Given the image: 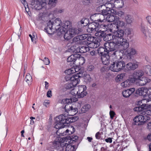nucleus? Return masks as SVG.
I'll list each match as a JSON object with an SVG mask.
<instances>
[{
    "mask_svg": "<svg viewBox=\"0 0 151 151\" xmlns=\"http://www.w3.org/2000/svg\"><path fill=\"white\" fill-rule=\"evenodd\" d=\"M114 34H109V36L112 37V42H109V46L111 50H118L121 49L126 50L129 46V41L123 38L124 31L122 29H117Z\"/></svg>",
    "mask_w": 151,
    "mask_h": 151,
    "instance_id": "obj_1",
    "label": "nucleus"
},
{
    "mask_svg": "<svg viewBox=\"0 0 151 151\" xmlns=\"http://www.w3.org/2000/svg\"><path fill=\"white\" fill-rule=\"evenodd\" d=\"M62 22L58 18L52 21L50 20L47 23V26L44 28L45 31L47 34L52 35L55 32H60L61 29Z\"/></svg>",
    "mask_w": 151,
    "mask_h": 151,
    "instance_id": "obj_2",
    "label": "nucleus"
},
{
    "mask_svg": "<svg viewBox=\"0 0 151 151\" xmlns=\"http://www.w3.org/2000/svg\"><path fill=\"white\" fill-rule=\"evenodd\" d=\"M116 56H114L110 60V65L109 66V69L114 72H118L122 70L124 62L120 61L119 59L124 58L120 54H116Z\"/></svg>",
    "mask_w": 151,
    "mask_h": 151,
    "instance_id": "obj_3",
    "label": "nucleus"
},
{
    "mask_svg": "<svg viewBox=\"0 0 151 151\" xmlns=\"http://www.w3.org/2000/svg\"><path fill=\"white\" fill-rule=\"evenodd\" d=\"M147 109L142 111V115L137 116L134 118L133 121L135 125H143L150 120V117L148 116H151V108L149 109Z\"/></svg>",
    "mask_w": 151,
    "mask_h": 151,
    "instance_id": "obj_4",
    "label": "nucleus"
},
{
    "mask_svg": "<svg viewBox=\"0 0 151 151\" xmlns=\"http://www.w3.org/2000/svg\"><path fill=\"white\" fill-rule=\"evenodd\" d=\"M138 104L139 106L134 108L133 110L142 114V111H144L145 109H147L148 107L151 106V100L145 99L138 101Z\"/></svg>",
    "mask_w": 151,
    "mask_h": 151,
    "instance_id": "obj_5",
    "label": "nucleus"
},
{
    "mask_svg": "<svg viewBox=\"0 0 151 151\" xmlns=\"http://www.w3.org/2000/svg\"><path fill=\"white\" fill-rule=\"evenodd\" d=\"M109 47L110 51V52L101 56V59L103 64L106 65H108L109 64H110L111 58H113L114 56H116V54H118L120 52L118 51V50H112L110 49L109 46Z\"/></svg>",
    "mask_w": 151,
    "mask_h": 151,
    "instance_id": "obj_6",
    "label": "nucleus"
},
{
    "mask_svg": "<svg viewBox=\"0 0 151 151\" xmlns=\"http://www.w3.org/2000/svg\"><path fill=\"white\" fill-rule=\"evenodd\" d=\"M81 75L80 72L77 73L76 75H73L72 77H70L68 79L70 82L67 84L66 87L67 89H70L76 86L80 82L79 78L81 77L80 74Z\"/></svg>",
    "mask_w": 151,
    "mask_h": 151,
    "instance_id": "obj_7",
    "label": "nucleus"
},
{
    "mask_svg": "<svg viewBox=\"0 0 151 151\" xmlns=\"http://www.w3.org/2000/svg\"><path fill=\"white\" fill-rule=\"evenodd\" d=\"M128 47L125 50H123L121 49H119L118 51H120L118 54H121L122 57L125 55L128 59H131L133 55L137 54V51L134 48L130 47Z\"/></svg>",
    "mask_w": 151,
    "mask_h": 151,
    "instance_id": "obj_8",
    "label": "nucleus"
},
{
    "mask_svg": "<svg viewBox=\"0 0 151 151\" xmlns=\"http://www.w3.org/2000/svg\"><path fill=\"white\" fill-rule=\"evenodd\" d=\"M59 118V120L61 122H64L62 123L63 124H69L70 123H72L75 122L78 120V118L77 116L72 117H69L67 115L65 114H62L58 116Z\"/></svg>",
    "mask_w": 151,
    "mask_h": 151,
    "instance_id": "obj_9",
    "label": "nucleus"
},
{
    "mask_svg": "<svg viewBox=\"0 0 151 151\" xmlns=\"http://www.w3.org/2000/svg\"><path fill=\"white\" fill-rule=\"evenodd\" d=\"M59 118L58 116L56 119V124L54 126V128L56 129H58L56 132V134L60 136H63V132H65V129H64L65 126H67L66 124H64V125L62 124V122H60L59 120ZM63 122H62L63 123Z\"/></svg>",
    "mask_w": 151,
    "mask_h": 151,
    "instance_id": "obj_10",
    "label": "nucleus"
},
{
    "mask_svg": "<svg viewBox=\"0 0 151 151\" xmlns=\"http://www.w3.org/2000/svg\"><path fill=\"white\" fill-rule=\"evenodd\" d=\"M138 64L139 63L135 60L133 61L132 62L126 64L124 62L122 70L125 71L134 70L138 67Z\"/></svg>",
    "mask_w": 151,
    "mask_h": 151,
    "instance_id": "obj_11",
    "label": "nucleus"
},
{
    "mask_svg": "<svg viewBox=\"0 0 151 151\" xmlns=\"http://www.w3.org/2000/svg\"><path fill=\"white\" fill-rule=\"evenodd\" d=\"M109 44V43H105L104 47H100L98 49L97 52L101 56L110 52Z\"/></svg>",
    "mask_w": 151,
    "mask_h": 151,
    "instance_id": "obj_12",
    "label": "nucleus"
},
{
    "mask_svg": "<svg viewBox=\"0 0 151 151\" xmlns=\"http://www.w3.org/2000/svg\"><path fill=\"white\" fill-rule=\"evenodd\" d=\"M93 19L92 22L95 23H101L105 21V17L103 15L99 14H95L92 17Z\"/></svg>",
    "mask_w": 151,
    "mask_h": 151,
    "instance_id": "obj_13",
    "label": "nucleus"
},
{
    "mask_svg": "<svg viewBox=\"0 0 151 151\" xmlns=\"http://www.w3.org/2000/svg\"><path fill=\"white\" fill-rule=\"evenodd\" d=\"M87 87L85 85H81L78 86V91L79 94L78 95V98H83L87 94L86 91Z\"/></svg>",
    "mask_w": 151,
    "mask_h": 151,
    "instance_id": "obj_14",
    "label": "nucleus"
},
{
    "mask_svg": "<svg viewBox=\"0 0 151 151\" xmlns=\"http://www.w3.org/2000/svg\"><path fill=\"white\" fill-rule=\"evenodd\" d=\"M62 138L60 137H57L53 143V147L54 148L58 150H60L59 151H64L61 150H63L61 145L62 142Z\"/></svg>",
    "mask_w": 151,
    "mask_h": 151,
    "instance_id": "obj_15",
    "label": "nucleus"
},
{
    "mask_svg": "<svg viewBox=\"0 0 151 151\" xmlns=\"http://www.w3.org/2000/svg\"><path fill=\"white\" fill-rule=\"evenodd\" d=\"M71 24V22L69 21H65L63 24H62L61 29H60V33L62 34L64 33L66 30L70 27Z\"/></svg>",
    "mask_w": 151,
    "mask_h": 151,
    "instance_id": "obj_16",
    "label": "nucleus"
},
{
    "mask_svg": "<svg viewBox=\"0 0 151 151\" xmlns=\"http://www.w3.org/2000/svg\"><path fill=\"white\" fill-rule=\"evenodd\" d=\"M96 24V23L93 22L89 23L87 29V32L91 33L98 31L99 29L97 28Z\"/></svg>",
    "mask_w": 151,
    "mask_h": 151,
    "instance_id": "obj_17",
    "label": "nucleus"
},
{
    "mask_svg": "<svg viewBox=\"0 0 151 151\" xmlns=\"http://www.w3.org/2000/svg\"><path fill=\"white\" fill-rule=\"evenodd\" d=\"M77 57V54L72 55L68 58L67 61L70 63V64L71 65H78V64L76 62Z\"/></svg>",
    "mask_w": 151,
    "mask_h": 151,
    "instance_id": "obj_18",
    "label": "nucleus"
},
{
    "mask_svg": "<svg viewBox=\"0 0 151 151\" xmlns=\"http://www.w3.org/2000/svg\"><path fill=\"white\" fill-rule=\"evenodd\" d=\"M147 88L145 87L139 88L135 92V93L144 97H147Z\"/></svg>",
    "mask_w": 151,
    "mask_h": 151,
    "instance_id": "obj_19",
    "label": "nucleus"
},
{
    "mask_svg": "<svg viewBox=\"0 0 151 151\" xmlns=\"http://www.w3.org/2000/svg\"><path fill=\"white\" fill-rule=\"evenodd\" d=\"M101 23H96V25L97 28L99 29L101 28V30L103 29V31H105L109 30V27L111 25V24H105L104 23L102 24Z\"/></svg>",
    "mask_w": 151,
    "mask_h": 151,
    "instance_id": "obj_20",
    "label": "nucleus"
},
{
    "mask_svg": "<svg viewBox=\"0 0 151 151\" xmlns=\"http://www.w3.org/2000/svg\"><path fill=\"white\" fill-rule=\"evenodd\" d=\"M133 76L136 78V80L138 81V80L141 78L144 75V72L142 70H135L133 73Z\"/></svg>",
    "mask_w": 151,
    "mask_h": 151,
    "instance_id": "obj_21",
    "label": "nucleus"
},
{
    "mask_svg": "<svg viewBox=\"0 0 151 151\" xmlns=\"http://www.w3.org/2000/svg\"><path fill=\"white\" fill-rule=\"evenodd\" d=\"M89 23V20L86 18H83L78 23V26L79 27H83L86 26Z\"/></svg>",
    "mask_w": 151,
    "mask_h": 151,
    "instance_id": "obj_22",
    "label": "nucleus"
},
{
    "mask_svg": "<svg viewBox=\"0 0 151 151\" xmlns=\"http://www.w3.org/2000/svg\"><path fill=\"white\" fill-rule=\"evenodd\" d=\"M116 19H117L116 20L115 23L114 24V27L116 29H118L119 27H122L125 26V23L124 21L119 20V17L116 18Z\"/></svg>",
    "mask_w": 151,
    "mask_h": 151,
    "instance_id": "obj_23",
    "label": "nucleus"
},
{
    "mask_svg": "<svg viewBox=\"0 0 151 151\" xmlns=\"http://www.w3.org/2000/svg\"><path fill=\"white\" fill-rule=\"evenodd\" d=\"M134 88H132L126 90L122 92L123 96L125 98L129 97L135 91Z\"/></svg>",
    "mask_w": 151,
    "mask_h": 151,
    "instance_id": "obj_24",
    "label": "nucleus"
},
{
    "mask_svg": "<svg viewBox=\"0 0 151 151\" xmlns=\"http://www.w3.org/2000/svg\"><path fill=\"white\" fill-rule=\"evenodd\" d=\"M138 80L139 81L138 83L139 86L144 85L150 81V79L146 77H142Z\"/></svg>",
    "mask_w": 151,
    "mask_h": 151,
    "instance_id": "obj_25",
    "label": "nucleus"
},
{
    "mask_svg": "<svg viewBox=\"0 0 151 151\" xmlns=\"http://www.w3.org/2000/svg\"><path fill=\"white\" fill-rule=\"evenodd\" d=\"M118 17L115 15L109 14L106 17V20L109 22H113L114 24L116 22V20L117 19L116 18Z\"/></svg>",
    "mask_w": 151,
    "mask_h": 151,
    "instance_id": "obj_26",
    "label": "nucleus"
},
{
    "mask_svg": "<svg viewBox=\"0 0 151 151\" xmlns=\"http://www.w3.org/2000/svg\"><path fill=\"white\" fill-rule=\"evenodd\" d=\"M85 58L83 57L80 56L79 55H77L76 62L78 64L76 65H82L85 63Z\"/></svg>",
    "mask_w": 151,
    "mask_h": 151,
    "instance_id": "obj_27",
    "label": "nucleus"
},
{
    "mask_svg": "<svg viewBox=\"0 0 151 151\" xmlns=\"http://www.w3.org/2000/svg\"><path fill=\"white\" fill-rule=\"evenodd\" d=\"M105 31H101V30H99L98 31H96V32L95 33V35L97 36H98L100 37H108V36H109V34L106 35V33L104 32Z\"/></svg>",
    "mask_w": 151,
    "mask_h": 151,
    "instance_id": "obj_28",
    "label": "nucleus"
},
{
    "mask_svg": "<svg viewBox=\"0 0 151 151\" xmlns=\"http://www.w3.org/2000/svg\"><path fill=\"white\" fill-rule=\"evenodd\" d=\"M134 19L133 17L131 15L127 14L125 16L124 20L127 24H131L132 23Z\"/></svg>",
    "mask_w": 151,
    "mask_h": 151,
    "instance_id": "obj_29",
    "label": "nucleus"
},
{
    "mask_svg": "<svg viewBox=\"0 0 151 151\" xmlns=\"http://www.w3.org/2000/svg\"><path fill=\"white\" fill-rule=\"evenodd\" d=\"M45 5V3L39 1L38 0H37L35 7L37 10H40L43 8Z\"/></svg>",
    "mask_w": 151,
    "mask_h": 151,
    "instance_id": "obj_30",
    "label": "nucleus"
},
{
    "mask_svg": "<svg viewBox=\"0 0 151 151\" xmlns=\"http://www.w3.org/2000/svg\"><path fill=\"white\" fill-rule=\"evenodd\" d=\"M143 70L147 76H151V66L150 65H145L143 67Z\"/></svg>",
    "mask_w": 151,
    "mask_h": 151,
    "instance_id": "obj_31",
    "label": "nucleus"
},
{
    "mask_svg": "<svg viewBox=\"0 0 151 151\" xmlns=\"http://www.w3.org/2000/svg\"><path fill=\"white\" fill-rule=\"evenodd\" d=\"M24 80L29 85L31 84L32 80V76L30 74L28 73L27 74Z\"/></svg>",
    "mask_w": 151,
    "mask_h": 151,
    "instance_id": "obj_32",
    "label": "nucleus"
},
{
    "mask_svg": "<svg viewBox=\"0 0 151 151\" xmlns=\"http://www.w3.org/2000/svg\"><path fill=\"white\" fill-rule=\"evenodd\" d=\"M79 35L75 37L73 40L72 43H74L75 44H81L82 43V41L81 40Z\"/></svg>",
    "mask_w": 151,
    "mask_h": 151,
    "instance_id": "obj_33",
    "label": "nucleus"
},
{
    "mask_svg": "<svg viewBox=\"0 0 151 151\" xmlns=\"http://www.w3.org/2000/svg\"><path fill=\"white\" fill-rule=\"evenodd\" d=\"M83 79L84 81L87 83H90L92 81V78L90 75L88 74H85Z\"/></svg>",
    "mask_w": 151,
    "mask_h": 151,
    "instance_id": "obj_34",
    "label": "nucleus"
},
{
    "mask_svg": "<svg viewBox=\"0 0 151 151\" xmlns=\"http://www.w3.org/2000/svg\"><path fill=\"white\" fill-rule=\"evenodd\" d=\"M114 3L115 6H117V7H122L124 4L122 0H115Z\"/></svg>",
    "mask_w": 151,
    "mask_h": 151,
    "instance_id": "obj_35",
    "label": "nucleus"
},
{
    "mask_svg": "<svg viewBox=\"0 0 151 151\" xmlns=\"http://www.w3.org/2000/svg\"><path fill=\"white\" fill-rule=\"evenodd\" d=\"M114 10H110V9H104V10L102 11L101 12V14L103 15L104 16V15L107 16L108 15L110 14L111 13H113L114 12Z\"/></svg>",
    "mask_w": 151,
    "mask_h": 151,
    "instance_id": "obj_36",
    "label": "nucleus"
},
{
    "mask_svg": "<svg viewBox=\"0 0 151 151\" xmlns=\"http://www.w3.org/2000/svg\"><path fill=\"white\" fill-rule=\"evenodd\" d=\"M105 6L106 7V9L112 10H114L112 9L115 7V5L114 3V2H108L106 4Z\"/></svg>",
    "mask_w": 151,
    "mask_h": 151,
    "instance_id": "obj_37",
    "label": "nucleus"
},
{
    "mask_svg": "<svg viewBox=\"0 0 151 151\" xmlns=\"http://www.w3.org/2000/svg\"><path fill=\"white\" fill-rule=\"evenodd\" d=\"M65 151H75L76 149L74 145H72L70 144H68L65 147Z\"/></svg>",
    "mask_w": 151,
    "mask_h": 151,
    "instance_id": "obj_38",
    "label": "nucleus"
},
{
    "mask_svg": "<svg viewBox=\"0 0 151 151\" xmlns=\"http://www.w3.org/2000/svg\"><path fill=\"white\" fill-rule=\"evenodd\" d=\"M76 52L78 53H83L85 52V46H80L77 47L76 49Z\"/></svg>",
    "mask_w": 151,
    "mask_h": 151,
    "instance_id": "obj_39",
    "label": "nucleus"
},
{
    "mask_svg": "<svg viewBox=\"0 0 151 151\" xmlns=\"http://www.w3.org/2000/svg\"><path fill=\"white\" fill-rule=\"evenodd\" d=\"M65 34H64V37L65 40H69L73 36L71 35V34L69 32V31H68L67 30L64 32Z\"/></svg>",
    "mask_w": 151,
    "mask_h": 151,
    "instance_id": "obj_40",
    "label": "nucleus"
},
{
    "mask_svg": "<svg viewBox=\"0 0 151 151\" xmlns=\"http://www.w3.org/2000/svg\"><path fill=\"white\" fill-rule=\"evenodd\" d=\"M147 28V27L145 24L143 23H141L140 30L145 36H146V32Z\"/></svg>",
    "mask_w": 151,
    "mask_h": 151,
    "instance_id": "obj_41",
    "label": "nucleus"
},
{
    "mask_svg": "<svg viewBox=\"0 0 151 151\" xmlns=\"http://www.w3.org/2000/svg\"><path fill=\"white\" fill-rule=\"evenodd\" d=\"M90 108V105L89 104H85L83 106L81 109V111L82 113H84L88 110Z\"/></svg>",
    "mask_w": 151,
    "mask_h": 151,
    "instance_id": "obj_42",
    "label": "nucleus"
},
{
    "mask_svg": "<svg viewBox=\"0 0 151 151\" xmlns=\"http://www.w3.org/2000/svg\"><path fill=\"white\" fill-rule=\"evenodd\" d=\"M73 102V100L71 99H63L61 101V103L62 104H71Z\"/></svg>",
    "mask_w": 151,
    "mask_h": 151,
    "instance_id": "obj_43",
    "label": "nucleus"
},
{
    "mask_svg": "<svg viewBox=\"0 0 151 151\" xmlns=\"http://www.w3.org/2000/svg\"><path fill=\"white\" fill-rule=\"evenodd\" d=\"M73 108V106L71 104H66L65 105L64 109L66 112L68 113L69 111H70L71 108Z\"/></svg>",
    "mask_w": 151,
    "mask_h": 151,
    "instance_id": "obj_44",
    "label": "nucleus"
},
{
    "mask_svg": "<svg viewBox=\"0 0 151 151\" xmlns=\"http://www.w3.org/2000/svg\"><path fill=\"white\" fill-rule=\"evenodd\" d=\"M121 86L123 88H126L129 87L131 84L127 79L126 81L123 82L121 83Z\"/></svg>",
    "mask_w": 151,
    "mask_h": 151,
    "instance_id": "obj_45",
    "label": "nucleus"
},
{
    "mask_svg": "<svg viewBox=\"0 0 151 151\" xmlns=\"http://www.w3.org/2000/svg\"><path fill=\"white\" fill-rule=\"evenodd\" d=\"M99 6L97 8V10L100 12H101L102 11L104 10V9H106L105 5L101 4V3L100 4L99 3Z\"/></svg>",
    "mask_w": 151,
    "mask_h": 151,
    "instance_id": "obj_46",
    "label": "nucleus"
},
{
    "mask_svg": "<svg viewBox=\"0 0 151 151\" xmlns=\"http://www.w3.org/2000/svg\"><path fill=\"white\" fill-rule=\"evenodd\" d=\"M127 80H128V81L131 84L132 83L134 82L135 81H137L136 78L134 77V76H133V74L132 76L129 77Z\"/></svg>",
    "mask_w": 151,
    "mask_h": 151,
    "instance_id": "obj_47",
    "label": "nucleus"
},
{
    "mask_svg": "<svg viewBox=\"0 0 151 151\" xmlns=\"http://www.w3.org/2000/svg\"><path fill=\"white\" fill-rule=\"evenodd\" d=\"M70 93L72 95L74 96H76L77 94L78 95L79 93L78 91V88H75L72 89V90L70 91Z\"/></svg>",
    "mask_w": 151,
    "mask_h": 151,
    "instance_id": "obj_48",
    "label": "nucleus"
},
{
    "mask_svg": "<svg viewBox=\"0 0 151 151\" xmlns=\"http://www.w3.org/2000/svg\"><path fill=\"white\" fill-rule=\"evenodd\" d=\"M58 2V0H49L48 4L50 6H54Z\"/></svg>",
    "mask_w": 151,
    "mask_h": 151,
    "instance_id": "obj_49",
    "label": "nucleus"
},
{
    "mask_svg": "<svg viewBox=\"0 0 151 151\" xmlns=\"http://www.w3.org/2000/svg\"><path fill=\"white\" fill-rule=\"evenodd\" d=\"M94 69V67L92 65H89L87 66L86 69L87 71L91 72L93 71Z\"/></svg>",
    "mask_w": 151,
    "mask_h": 151,
    "instance_id": "obj_50",
    "label": "nucleus"
},
{
    "mask_svg": "<svg viewBox=\"0 0 151 151\" xmlns=\"http://www.w3.org/2000/svg\"><path fill=\"white\" fill-rule=\"evenodd\" d=\"M78 137L76 135H72L70 137V142H71V143H73V142H76L78 140Z\"/></svg>",
    "mask_w": 151,
    "mask_h": 151,
    "instance_id": "obj_51",
    "label": "nucleus"
},
{
    "mask_svg": "<svg viewBox=\"0 0 151 151\" xmlns=\"http://www.w3.org/2000/svg\"><path fill=\"white\" fill-rule=\"evenodd\" d=\"M132 29H127L126 33L127 34V37H129L130 39L131 38L132 36Z\"/></svg>",
    "mask_w": 151,
    "mask_h": 151,
    "instance_id": "obj_52",
    "label": "nucleus"
},
{
    "mask_svg": "<svg viewBox=\"0 0 151 151\" xmlns=\"http://www.w3.org/2000/svg\"><path fill=\"white\" fill-rule=\"evenodd\" d=\"M113 13L115 15H117L118 16L122 17L124 14V13L122 11H119L117 12L116 11H114Z\"/></svg>",
    "mask_w": 151,
    "mask_h": 151,
    "instance_id": "obj_53",
    "label": "nucleus"
},
{
    "mask_svg": "<svg viewBox=\"0 0 151 151\" xmlns=\"http://www.w3.org/2000/svg\"><path fill=\"white\" fill-rule=\"evenodd\" d=\"M92 1V0H82V1L83 4L86 6L89 5Z\"/></svg>",
    "mask_w": 151,
    "mask_h": 151,
    "instance_id": "obj_54",
    "label": "nucleus"
},
{
    "mask_svg": "<svg viewBox=\"0 0 151 151\" xmlns=\"http://www.w3.org/2000/svg\"><path fill=\"white\" fill-rule=\"evenodd\" d=\"M79 36L81 41L87 39V38L88 37V35L87 34H83L82 35H80Z\"/></svg>",
    "mask_w": 151,
    "mask_h": 151,
    "instance_id": "obj_55",
    "label": "nucleus"
},
{
    "mask_svg": "<svg viewBox=\"0 0 151 151\" xmlns=\"http://www.w3.org/2000/svg\"><path fill=\"white\" fill-rule=\"evenodd\" d=\"M80 28L81 27L78 28H76L74 29V31L75 35L78 34L82 31V29Z\"/></svg>",
    "mask_w": 151,
    "mask_h": 151,
    "instance_id": "obj_56",
    "label": "nucleus"
},
{
    "mask_svg": "<svg viewBox=\"0 0 151 151\" xmlns=\"http://www.w3.org/2000/svg\"><path fill=\"white\" fill-rule=\"evenodd\" d=\"M73 108H71L70 111L71 112H73L75 113L74 114H75L77 113L78 111V109L77 108H76V107L75 105H73Z\"/></svg>",
    "mask_w": 151,
    "mask_h": 151,
    "instance_id": "obj_57",
    "label": "nucleus"
},
{
    "mask_svg": "<svg viewBox=\"0 0 151 151\" xmlns=\"http://www.w3.org/2000/svg\"><path fill=\"white\" fill-rule=\"evenodd\" d=\"M87 41H89L90 42H91L90 43H87V44H88V43L89 44L88 45H89L90 44H91V43H93V42H93V37H90L88 35V37L87 38Z\"/></svg>",
    "mask_w": 151,
    "mask_h": 151,
    "instance_id": "obj_58",
    "label": "nucleus"
},
{
    "mask_svg": "<svg viewBox=\"0 0 151 151\" xmlns=\"http://www.w3.org/2000/svg\"><path fill=\"white\" fill-rule=\"evenodd\" d=\"M124 76L125 74L124 73H121L118 75L116 77V78H117L118 79H119L120 81L123 78V77Z\"/></svg>",
    "mask_w": 151,
    "mask_h": 151,
    "instance_id": "obj_59",
    "label": "nucleus"
},
{
    "mask_svg": "<svg viewBox=\"0 0 151 151\" xmlns=\"http://www.w3.org/2000/svg\"><path fill=\"white\" fill-rule=\"evenodd\" d=\"M43 62H44V64L46 65H49L50 63V61L48 58L45 57L43 60Z\"/></svg>",
    "mask_w": 151,
    "mask_h": 151,
    "instance_id": "obj_60",
    "label": "nucleus"
},
{
    "mask_svg": "<svg viewBox=\"0 0 151 151\" xmlns=\"http://www.w3.org/2000/svg\"><path fill=\"white\" fill-rule=\"evenodd\" d=\"M147 97H148L149 98H151V88H147Z\"/></svg>",
    "mask_w": 151,
    "mask_h": 151,
    "instance_id": "obj_61",
    "label": "nucleus"
},
{
    "mask_svg": "<svg viewBox=\"0 0 151 151\" xmlns=\"http://www.w3.org/2000/svg\"><path fill=\"white\" fill-rule=\"evenodd\" d=\"M99 3H101V4H104V5H106L107 3V0H98L97 3V4Z\"/></svg>",
    "mask_w": 151,
    "mask_h": 151,
    "instance_id": "obj_62",
    "label": "nucleus"
},
{
    "mask_svg": "<svg viewBox=\"0 0 151 151\" xmlns=\"http://www.w3.org/2000/svg\"><path fill=\"white\" fill-rule=\"evenodd\" d=\"M146 19L147 22L151 26V16H148L146 17Z\"/></svg>",
    "mask_w": 151,
    "mask_h": 151,
    "instance_id": "obj_63",
    "label": "nucleus"
},
{
    "mask_svg": "<svg viewBox=\"0 0 151 151\" xmlns=\"http://www.w3.org/2000/svg\"><path fill=\"white\" fill-rule=\"evenodd\" d=\"M68 31H69V32H70V34L73 36L74 35H75L74 31V29H71L70 28L68 29L67 30Z\"/></svg>",
    "mask_w": 151,
    "mask_h": 151,
    "instance_id": "obj_64",
    "label": "nucleus"
}]
</instances>
